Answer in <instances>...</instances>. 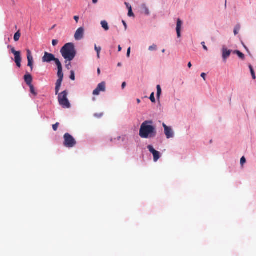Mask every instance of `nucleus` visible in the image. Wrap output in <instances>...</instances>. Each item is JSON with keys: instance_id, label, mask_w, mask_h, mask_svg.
I'll use <instances>...</instances> for the list:
<instances>
[{"instance_id": "c03bdc74", "label": "nucleus", "mask_w": 256, "mask_h": 256, "mask_svg": "<svg viewBox=\"0 0 256 256\" xmlns=\"http://www.w3.org/2000/svg\"><path fill=\"white\" fill-rule=\"evenodd\" d=\"M118 52H120L122 50V48H121L120 46H118Z\"/></svg>"}, {"instance_id": "bb28decb", "label": "nucleus", "mask_w": 256, "mask_h": 256, "mask_svg": "<svg viewBox=\"0 0 256 256\" xmlns=\"http://www.w3.org/2000/svg\"><path fill=\"white\" fill-rule=\"evenodd\" d=\"M94 49L95 50L96 52L97 53H100L102 48L100 46H97L96 45H95L94 46Z\"/></svg>"}, {"instance_id": "a18cd8bd", "label": "nucleus", "mask_w": 256, "mask_h": 256, "mask_svg": "<svg viewBox=\"0 0 256 256\" xmlns=\"http://www.w3.org/2000/svg\"><path fill=\"white\" fill-rule=\"evenodd\" d=\"M93 3L96 4L98 2V0H92Z\"/></svg>"}, {"instance_id": "423d86ee", "label": "nucleus", "mask_w": 256, "mask_h": 256, "mask_svg": "<svg viewBox=\"0 0 256 256\" xmlns=\"http://www.w3.org/2000/svg\"><path fill=\"white\" fill-rule=\"evenodd\" d=\"M148 148L149 151L152 153L154 156V162H156L158 159L160 157V152L154 148V147L151 145H148Z\"/></svg>"}, {"instance_id": "f704fd0d", "label": "nucleus", "mask_w": 256, "mask_h": 256, "mask_svg": "<svg viewBox=\"0 0 256 256\" xmlns=\"http://www.w3.org/2000/svg\"><path fill=\"white\" fill-rule=\"evenodd\" d=\"M239 28H236L234 30V34L236 35L238 34Z\"/></svg>"}, {"instance_id": "a211bd4d", "label": "nucleus", "mask_w": 256, "mask_h": 256, "mask_svg": "<svg viewBox=\"0 0 256 256\" xmlns=\"http://www.w3.org/2000/svg\"><path fill=\"white\" fill-rule=\"evenodd\" d=\"M142 12H144L146 15H148L150 14L149 10L148 8L146 6V4H142Z\"/></svg>"}, {"instance_id": "f3484780", "label": "nucleus", "mask_w": 256, "mask_h": 256, "mask_svg": "<svg viewBox=\"0 0 256 256\" xmlns=\"http://www.w3.org/2000/svg\"><path fill=\"white\" fill-rule=\"evenodd\" d=\"M100 24L102 28L106 31L109 30V26L106 20H102Z\"/></svg>"}, {"instance_id": "9d476101", "label": "nucleus", "mask_w": 256, "mask_h": 256, "mask_svg": "<svg viewBox=\"0 0 256 256\" xmlns=\"http://www.w3.org/2000/svg\"><path fill=\"white\" fill-rule=\"evenodd\" d=\"M27 52V58H28V66L30 67L31 70L33 69V57L32 55L31 52L30 50H26Z\"/></svg>"}, {"instance_id": "e433bc0d", "label": "nucleus", "mask_w": 256, "mask_h": 256, "mask_svg": "<svg viewBox=\"0 0 256 256\" xmlns=\"http://www.w3.org/2000/svg\"><path fill=\"white\" fill-rule=\"evenodd\" d=\"M74 20H76V23H78V20H79V16H74Z\"/></svg>"}, {"instance_id": "49530a36", "label": "nucleus", "mask_w": 256, "mask_h": 256, "mask_svg": "<svg viewBox=\"0 0 256 256\" xmlns=\"http://www.w3.org/2000/svg\"><path fill=\"white\" fill-rule=\"evenodd\" d=\"M97 57L98 58H100V53H97Z\"/></svg>"}, {"instance_id": "20e7f679", "label": "nucleus", "mask_w": 256, "mask_h": 256, "mask_svg": "<svg viewBox=\"0 0 256 256\" xmlns=\"http://www.w3.org/2000/svg\"><path fill=\"white\" fill-rule=\"evenodd\" d=\"M64 146L66 148H72L74 147L76 144L75 139L68 133H66L64 134Z\"/></svg>"}, {"instance_id": "ea45409f", "label": "nucleus", "mask_w": 256, "mask_h": 256, "mask_svg": "<svg viewBox=\"0 0 256 256\" xmlns=\"http://www.w3.org/2000/svg\"><path fill=\"white\" fill-rule=\"evenodd\" d=\"M120 139H122V141H123V142H124V137L122 138L121 136H118V140H120Z\"/></svg>"}, {"instance_id": "6e6552de", "label": "nucleus", "mask_w": 256, "mask_h": 256, "mask_svg": "<svg viewBox=\"0 0 256 256\" xmlns=\"http://www.w3.org/2000/svg\"><path fill=\"white\" fill-rule=\"evenodd\" d=\"M106 91V83L105 82H102L98 85L96 88L93 91L92 94L94 96H98L100 94V92Z\"/></svg>"}, {"instance_id": "4be33fe9", "label": "nucleus", "mask_w": 256, "mask_h": 256, "mask_svg": "<svg viewBox=\"0 0 256 256\" xmlns=\"http://www.w3.org/2000/svg\"><path fill=\"white\" fill-rule=\"evenodd\" d=\"M156 89H157L156 96L158 98H159L161 94V93H162V89H161L160 86V85H158L156 86Z\"/></svg>"}, {"instance_id": "ddd939ff", "label": "nucleus", "mask_w": 256, "mask_h": 256, "mask_svg": "<svg viewBox=\"0 0 256 256\" xmlns=\"http://www.w3.org/2000/svg\"><path fill=\"white\" fill-rule=\"evenodd\" d=\"M182 21L180 18H178L177 20L176 27V31L177 36H178V38H180L181 36L180 30L182 29Z\"/></svg>"}, {"instance_id": "f257e3e1", "label": "nucleus", "mask_w": 256, "mask_h": 256, "mask_svg": "<svg viewBox=\"0 0 256 256\" xmlns=\"http://www.w3.org/2000/svg\"><path fill=\"white\" fill-rule=\"evenodd\" d=\"M152 124V120H146L142 124L139 134L142 138H151L156 136V130Z\"/></svg>"}, {"instance_id": "864d4df0", "label": "nucleus", "mask_w": 256, "mask_h": 256, "mask_svg": "<svg viewBox=\"0 0 256 256\" xmlns=\"http://www.w3.org/2000/svg\"><path fill=\"white\" fill-rule=\"evenodd\" d=\"M244 48L246 49V50L248 52V48L246 46H244Z\"/></svg>"}, {"instance_id": "5701e85b", "label": "nucleus", "mask_w": 256, "mask_h": 256, "mask_svg": "<svg viewBox=\"0 0 256 256\" xmlns=\"http://www.w3.org/2000/svg\"><path fill=\"white\" fill-rule=\"evenodd\" d=\"M134 14L132 11V6H130V7L128 8V16H134Z\"/></svg>"}, {"instance_id": "58836bf2", "label": "nucleus", "mask_w": 256, "mask_h": 256, "mask_svg": "<svg viewBox=\"0 0 256 256\" xmlns=\"http://www.w3.org/2000/svg\"><path fill=\"white\" fill-rule=\"evenodd\" d=\"M126 82H122V89H124L126 87Z\"/></svg>"}, {"instance_id": "cd10ccee", "label": "nucleus", "mask_w": 256, "mask_h": 256, "mask_svg": "<svg viewBox=\"0 0 256 256\" xmlns=\"http://www.w3.org/2000/svg\"><path fill=\"white\" fill-rule=\"evenodd\" d=\"M59 126V123L56 122V124L52 125V128L54 130L56 131Z\"/></svg>"}, {"instance_id": "c756f323", "label": "nucleus", "mask_w": 256, "mask_h": 256, "mask_svg": "<svg viewBox=\"0 0 256 256\" xmlns=\"http://www.w3.org/2000/svg\"><path fill=\"white\" fill-rule=\"evenodd\" d=\"M94 116L98 118H100L103 116V113L95 114Z\"/></svg>"}, {"instance_id": "37998d69", "label": "nucleus", "mask_w": 256, "mask_h": 256, "mask_svg": "<svg viewBox=\"0 0 256 256\" xmlns=\"http://www.w3.org/2000/svg\"><path fill=\"white\" fill-rule=\"evenodd\" d=\"M125 4L126 5V7L128 8L130 7V4L128 3H127V2H125Z\"/></svg>"}, {"instance_id": "a19ab883", "label": "nucleus", "mask_w": 256, "mask_h": 256, "mask_svg": "<svg viewBox=\"0 0 256 256\" xmlns=\"http://www.w3.org/2000/svg\"><path fill=\"white\" fill-rule=\"evenodd\" d=\"M122 23L125 27V29H126L127 25L126 22L124 20H122Z\"/></svg>"}, {"instance_id": "2eb2a0df", "label": "nucleus", "mask_w": 256, "mask_h": 256, "mask_svg": "<svg viewBox=\"0 0 256 256\" xmlns=\"http://www.w3.org/2000/svg\"><path fill=\"white\" fill-rule=\"evenodd\" d=\"M24 80L26 84L29 86L32 85V76L30 74H26L24 76Z\"/></svg>"}, {"instance_id": "603ef678", "label": "nucleus", "mask_w": 256, "mask_h": 256, "mask_svg": "<svg viewBox=\"0 0 256 256\" xmlns=\"http://www.w3.org/2000/svg\"><path fill=\"white\" fill-rule=\"evenodd\" d=\"M70 63L68 64H66V68H67L68 69L69 68L68 66H70Z\"/></svg>"}, {"instance_id": "dca6fc26", "label": "nucleus", "mask_w": 256, "mask_h": 256, "mask_svg": "<svg viewBox=\"0 0 256 256\" xmlns=\"http://www.w3.org/2000/svg\"><path fill=\"white\" fill-rule=\"evenodd\" d=\"M62 80H56V88H55L56 94H58V92L60 90V88L62 85Z\"/></svg>"}, {"instance_id": "09e8293b", "label": "nucleus", "mask_w": 256, "mask_h": 256, "mask_svg": "<svg viewBox=\"0 0 256 256\" xmlns=\"http://www.w3.org/2000/svg\"><path fill=\"white\" fill-rule=\"evenodd\" d=\"M98 74H100V69L99 68L98 69Z\"/></svg>"}, {"instance_id": "7c9ffc66", "label": "nucleus", "mask_w": 256, "mask_h": 256, "mask_svg": "<svg viewBox=\"0 0 256 256\" xmlns=\"http://www.w3.org/2000/svg\"><path fill=\"white\" fill-rule=\"evenodd\" d=\"M58 44V40H52V44L53 46H56Z\"/></svg>"}, {"instance_id": "8fccbe9b", "label": "nucleus", "mask_w": 256, "mask_h": 256, "mask_svg": "<svg viewBox=\"0 0 256 256\" xmlns=\"http://www.w3.org/2000/svg\"><path fill=\"white\" fill-rule=\"evenodd\" d=\"M118 66H122V64L120 62L118 63Z\"/></svg>"}, {"instance_id": "b1692460", "label": "nucleus", "mask_w": 256, "mask_h": 256, "mask_svg": "<svg viewBox=\"0 0 256 256\" xmlns=\"http://www.w3.org/2000/svg\"><path fill=\"white\" fill-rule=\"evenodd\" d=\"M156 48H157V46L156 44H153L152 46H151L149 47L148 50L150 51H152V50H156Z\"/></svg>"}, {"instance_id": "9b49d317", "label": "nucleus", "mask_w": 256, "mask_h": 256, "mask_svg": "<svg viewBox=\"0 0 256 256\" xmlns=\"http://www.w3.org/2000/svg\"><path fill=\"white\" fill-rule=\"evenodd\" d=\"M58 66V80H63L64 78V74L62 72V66L60 62H58L57 64H56Z\"/></svg>"}, {"instance_id": "473e14b6", "label": "nucleus", "mask_w": 256, "mask_h": 256, "mask_svg": "<svg viewBox=\"0 0 256 256\" xmlns=\"http://www.w3.org/2000/svg\"><path fill=\"white\" fill-rule=\"evenodd\" d=\"M250 72H251L252 78L254 80H255L256 79V76H255L254 70H252V71Z\"/></svg>"}, {"instance_id": "3c124183", "label": "nucleus", "mask_w": 256, "mask_h": 256, "mask_svg": "<svg viewBox=\"0 0 256 256\" xmlns=\"http://www.w3.org/2000/svg\"><path fill=\"white\" fill-rule=\"evenodd\" d=\"M137 102L138 104L140 103V99H137Z\"/></svg>"}, {"instance_id": "4c0bfd02", "label": "nucleus", "mask_w": 256, "mask_h": 256, "mask_svg": "<svg viewBox=\"0 0 256 256\" xmlns=\"http://www.w3.org/2000/svg\"><path fill=\"white\" fill-rule=\"evenodd\" d=\"M206 74L205 73H202L201 74V76L204 78V80H206Z\"/></svg>"}, {"instance_id": "1a4fd4ad", "label": "nucleus", "mask_w": 256, "mask_h": 256, "mask_svg": "<svg viewBox=\"0 0 256 256\" xmlns=\"http://www.w3.org/2000/svg\"><path fill=\"white\" fill-rule=\"evenodd\" d=\"M84 34V29L83 28L80 27L76 30L74 34V38L76 40H80L83 38Z\"/></svg>"}, {"instance_id": "39448f33", "label": "nucleus", "mask_w": 256, "mask_h": 256, "mask_svg": "<svg viewBox=\"0 0 256 256\" xmlns=\"http://www.w3.org/2000/svg\"><path fill=\"white\" fill-rule=\"evenodd\" d=\"M42 60L44 62H50L52 61H54L56 64H57L58 62H60L59 60L56 58L54 54L48 52H44V56L42 58Z\"/></svg>"}, {"instance_id": "f03ea898", "label": "nucleus", "mask_w": 256, "mask_h": 256, "mask_svg": "<svg viewBox=\"0 0 256 256\" xmlns=\"http://www.w3.org/2000/svg\"><path fill=\"white\" fill-rule=\"evenodd\" d=\"M60 53L66 60L72 61L76 55L74 44L72 43L66 44L61 48Z\"/></svg>"}, {"instance_id": "7ed1b4c3", "label": "nucleus", "mask_w": 256, "mask_h": 256, "mask_svg": "<svg viewBox=\"0 0 256 256\" xmlns=\"http://www.w3.org/2000/svg\"><path fill=\"white\" fill-rule=\"evenodd\" d=\"M68 92L64 90L58 94V100L60 104L64 108H69L71 106L67 98Z\"/></svg>"}, {"instance_id": "de8ad7c7", "label": "nucleus", "mask_w": 256, "mask_h": 256, "mask_svg": "<svg viewBox=\"0 0 256 256\" xmlns=\"http://www.w3.org/2000/svg\"><path fill=\"white\" fill-rule=\"evenodd\" d=\"M249 68H250V72H251V71H252V70H253L252 67V66L251 65H250V66H249Z\"/></svg>"}, {"instance_id": "0eeeda50", "label": "nucleus", "mask_w": 256, "mask_h": 256, "mask_svg": "<svg viewBox=\"0 0 256 256\" xmlns=\"http://www.w3.org/2000/svg\"><path fill=\"white\" fill-rule=\"evenodd\" d=\"M164 134L167 138H172L174 136V132L171 127L167 126L164 123L162 124Z\"/></svg>"}, {"instance_id": "79ce46f5", "label": "nucleus", "mask_w": 256, "mask_h": 256, "mask_svg": "<svg viewBox=\"0 0 256 256\" xmlns=\"http://www.w3.org/2000/svg\"><path fill=\"white\" fill-rule=\"evenodd\" d=\"M188 67L189 68H190L192 67V64H191V62H189L188 63Z\"/></svg>"}, {"instance_id": "c9c22d12", "label": "nucleus", "mask_w": 256, "mask_h": 256, "mask_svg": "<svg viewBox=\"0 0 256 256\" xmlns=\"http://www.w3.org/2000/svg\"><path fill=\"white\" fill-rule=\"evenodd\" d=\"M130 48H129L128 49L127 54H126V56H127L128 57H130Z\"/></svg>"}, {"instance_id": "72a5a7b5", "label": "nucleus", "mask_w": 256, "mask_h": 256, "mask_svg": "<svg viewBox=\"0 0 256 256\" xmlns=\"http://www.w3.org/2000/svg\"><path fill=\"white\" fill-rule=\"evenodd\" d=\"M201 44H202V46H203V48L204 50H208V48L205 45V42H202L201 43Z\"/></svg>"}, {"instance_id": "4468645a", "label": "nucleus", "mask_w": 256, "mask_h": 256, "mask_svg": "<svg viewBox=\"0 0 256 256\" xmlns=\"http://www.w3.org/2000/svg\"><path fill=\"white\" fill-rule=\"evenodd\" d=\"M14 55V62L18 67L20 68L21 66L22 58L20 56V52L16 53Z\"/></svg>"}, {"instance_id": "c85d7f7f", "label": "nucleus", "mask_w": 256, "mask_h": 256, "mask_svg": "<svg viewBox=\"0 0 256 256\" xmlns=\"http://www.w3.org/2000/svg\"><path fill=\"white\" fill-rule=\"evenodd\" d=\"M246 162V160L244 156H242L240 159V164L243 165Z\"/></svg>"}, {"instance_id": "a878e982", "label": "nucleus", "mask_w": 256, "mask_h": 256, "mask_svg": "<svg viewBox=\"0 0 256 256\" xmlns=\"http://www.w3.org/2000/svg\"><path fill=\"white\" fill-rule=\"evenodd\" d=\"M70 78L72 80H75L74 72L73 70H72L70 72Z\"/></svg>"}, {"instance_id": "393cba45", "label": "nucleus", "mask_w": 256, "mask_h": 256, "mask_svg": "<svg viewBox=\"0 0 256 256\" xmlns=\"http://www.w3.org/2000/svg\"><path fill=\"white\" fill-rule=\"evenodd\" d=\"M150 100L152 102H155L156 100L154 96V92H152L150 96Z\"/></svg>"}, {"instance_id": "f8f14e48", "label": "nucleus", "mask_w": 256, "mask_h": 256, "mask_svg": "<svg viewBox=\"0 0 256 256\" xmlns=\"http://www.w3.org/2000/svg\"><path fill=\"white\" fill-rule=\"evenodd\" d=\"M231 52L232 50H228L225 46L222 47V58L224 61H226V59L230 56Z\"/></svg>"}, {"instance_id": "aec40b11", "label": "nucleus", "mask_w": 256, "mask_h": 256, "mask_svg": "<svg viewBox=\"0 0 256 256\" xmlns=\"http://www.w3.org/2000/svg\"><path fill=\"white\" fill-rule=\"evenodd\" d=\"M234 53L236 54L239 56V58H240L241 59L244 60V55L242 52H241L240 51L235 50L234 52Z\"/></svg>"}, {"instance_id": "6ab92c4d", "label": "nucleus", "mask_w": 256, "mask_h": 256, "mask_svg": "<svg viewBox=\"0 0 256 256\" xmlns=\"http://www.w3.org/2000/svg\"><path fill=\"white\" fill-rule=\"evenodd\" d=\"M29 86H30V93L32 95H34V96H36L38 94H37L36 90H35L34 86L32 84V85Z\"/></svg>"}, {"instance_id": "5fc2aeb1", "label": "nucleus", "mask_w": 256, "mask_h": 256, "mask_svg": "<svg viewBox=\"0 0 256 256\" xmlns=\"http://www.w3.org/2000/svg\"><path fill=\"white\" fill-rule=\"evenodd\" d=\"M162 52L163 53H164V52H165V50H164V49L162 50Z\"/></svg>"}, {"instance_id": "2f4dec72", "label": "nucleus", "mask_w": 256, "mask_h": 256, "mask_svg": "<svg viewBox=\"0 0 256 256\" xmlns=\"http://www.w3.org/2000/svg\"><path fill=\"white\" fill-rule=\"evenodd\" d=\"M11 52L14 54H16V53H18V52H20V51H16L15 50H14V48H11Z\"/></svg>"}, {"instance_id": "412c9836", "label": "nucleus", "mask_w": 256, "mask_h": 256, "mask_svg": "<svg viewBox=\"0 0 256 256\" xmlns=\"http://www.w3.org/2000/svg\"><path fill=\"white\" fill-rule=\"evenodd\" d=\"M20 35H21V34H20V31L19 30L14 35V41H16V42L20 40Z\"/></svg>"}]
</instances>
